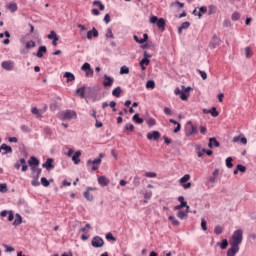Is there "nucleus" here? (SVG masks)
<instances>
[{"label":"nucleus","instance_id":"obj_1","mask_svg":"<svg viewBox=\"0 0 256 256\" xmlns=\"http://www.w3.org/2000/svg\"><path fill=\"white\" fill-rule=\"evenodd\" d=\"M241 243H243V230L242 229H238L236 231L233 232L230 240H229V244L231 245V247L227 250V256H236L237 253L239 252V245H241Z\"/></svg>","mask_w":256,"mask_h":256},{"label":"nucleus","instance_id":"obj_2","mask_svg":"<svg viewBox=\"0 0 256 256\" xmlns=\"http://www.w3.org/2000/svg\"><path fill=\"white\" fill-rule=\"evenodd\" d=\"M182 89V90H181ZM181 89L176 88L174 90L175 95H179L182 101H187L189 99L190 91H193L191 86L185 87L184 85L181 86Z\"/></svg>","mask_w":256,"mask_h":256},{"label":"nucleus","instance_id":"obj_3","mask_svg":"<svg viewBox=\"0 0 256 256\" xmlns=\"http://www.w3.org/2000/svg\"><path fill=\"white\" fill-rule=\"evenodd\" d=\"M149 21L152 25H157L158 29H160L161 31H165V26L167 25V22L165 21L164 18L152 16L150 17Z\"/></svg>","mask_w":256,"mask_h":256},{"label":"nucleus","instance_id":"obj_4","mask_svg":"<svg viewBox=\"0 0 256 256\" xmlns=\"http://www.w3.org/2000/svg\"><path fill=\"white\" fill-rule=\"evenodd\" d=\"M39 159L35 156H31L30 159L28 160V165L32 171V173H40L41 168L38 167L39 165Z\"/></svg>","mask_w":256,"mask_h":256},{"label":"nucleus","instance_id":"obj_5","mask_svg":"<svg viewBox=\"0 0 256 256\" xmlns=\"http://www.w3.org/2000/svg\"><path fill=\"white\" fill-rule=\"evenodd\" d=\"M198 133L197 126L193 125V122L188 121L185 126V135L187 137H193V135H197Z\"/></svg>","mask_w":256,"mask_h":256},{"label":"nucleus","instance_id":"obj_6","mask_svg":"<svg viewBox=\"0 0 256 256\" xmlns=\"http://www.w3.org/2000/svg\"><path fill=\"white\" fill-rule=\"evenodd\" d=\"M81 70L84 71L85 77H93L94 75V71L93 68H91V64H89L88 62H85L82 66H81Z\"/></svg>","mask_w":256,"mask_h":256},{"label":"nucleus","instance_id":"obj_7","mask_svg":"<svg viewBox=\"0 0 256 256\" xmlns=\"http://www.w3.org/2000/svg\"><path fill=\"white\" fill-rule=\"evenodd\" d=\"M91 245H92V247L99 249V248L103 247V245H105V241H103V238H101L99 236H95L92 239Z\"/></svg>","mask_w":256,"mask_h":256},{"label":"nucleus","instance_id":"obj_8","mask_svg":"<svg viewBox=\"0 0 256 256\" xmlns=\"http://www.w3.org/2000/svg\"><path fill=\"white\" fill-rule=\"evenodd\" d=\"M148 141H159L161 139V133L157 130H154L147 134Z\"/></svg>","mask_w":256,"mask_h":256},{"label":"nucleus","instance_id":"obj_9","mask_svg":"<svg viewBox=\"0 0 256 256\" xmlns=\"http://www.w3.org/2000/svg\"><path fill=\"white\" fill-rule=\"evenodd\" d=\"M113 83H115V79L107 74H104L103 87H113Z\"/></svg>","mask_w":256,"mask_h":256},{"label":"nucleus","instance_id":"obj_10","mask_svg":"<svg viewBox=\"0 0 256 256\" xmlns=\"http://www.w3.org/2000/svg\"><path fill=\"white\" fill-rule=\"evenodd\" d=\"M93 37H95V38L99 37V31H97V28H95V27H93L92 30L87 32L86 39L91 41V39H93Z\"/></svg>","mask_w":256,"mask_h":256},{"label":"nucleus","instance_id":"obj_11","mask_svg":"<svg viewBox=\"0 0 256 256\" xmlns=\"http://www.w3.org/2000/svg\"><path fill=\"white\" fill-rule=\"evenodd\" d=\"M1 67L6 71H13V67H15V63L12 61H3Z\"/></svg>","mask_w":256,"mask_h":256},{"label":"nucleus","instance_id":"obj_12","mask_svg":"<svg viewBox=\"0 0 256 256\" xmlns=\"http://www.w3.org/2000/svg\"><path fill=\"white\" fill-rule=\"evenodd\" d=\"M53 158H48L44 164H42L43 169H47L48 171H51V169H54L55 166L53 165Z\"/></svg>","mask_w":256,"mask_h":256},{"label":"nucleus","instance_id":"obj_13","mask_svg":"<svg viewBox=\"0 0 256 256\" xmlns=\"http://www.w3.org/2000/svg\"><path fill=\"white\" fill-rule=\"evenodd\" d=\"M74 117H77V113L75 111H71V110H67L64 115H63V119L64 121H67V120H71L73 119Z\"/></svg>","mask_w":256,"mask_h":256},{"label":"nucleus","instance_id":"obj_14","mask_svg":"<svg viewBox=\"0 0 256 256\" xmlns=\"http://www.w3.org/2000/svg\"><path fill=\"white\" fill-rule=\"evenodd\" d=\"M208 147L210 149H213V147H221V143H219V141H217V138L212 137V138H209Z\"/></svg>","mask_w":256,"mask_h":256},{"label":"nucleus","instance_id":"obj_15","mask_svg":"<svg viewBox=\"0 0 256 256\" xmlns=\"http://www.w3.org/2000/svg\"><path fill=\"white\" fill-rule=\"evenodd\" d=\"M98 183L101 187H107V185H109L110 181L105 176H98Z\"/></svg>","mask_w":256,"mask_h":256},{"label":"nucleus","instance_id":"obj_16","mask_svg":"<svg viewBox=\"0 0 256 256\" xmlns=\"http://www.w3.org/2000/svg\"><path fill=\"white\" fill-rule=\"evenodd\" d=\"M79 157H81L80 150L76 151L74 153V155L72 156V161H73L74 165H79V163H81V159Z\"/></svg>","mask_w":256,"mask_h":256},{"label":"nucleus","instance_id":"obj_17","mask_svg":"<svg viewBox=\"0 0 256 256\" xmlns=\"http://www.w3.org/2000/svg\"><path fill=\"white\" fill-rule=\"evenodd\" d=\"M64 79H66V83H71L75 81V74L71 72H65L63 75Z\"/></svg>","mask_w":256,"mask_h":256},{"label":"nucleus","instance_id":"obj_18","mask_svg":"<svg viewBox=\"0 0 256 256\" xmlns=\"http://www.w3.org/2000/svg\"><path fill=\"white\" fill-rule=\"evenodd\" d=\"M45 53H47V46H40L36 53V57L41 59L43 57V55H45Z\"/></svg>","mask_w":256,"mask_h":256},{"label":"nucleus","instance_id":"obj_19","mask_svg":"<svg viewBox=\"0 0 256 256\" xmlns=\"http://www.w3.org/2000/svg\"><path fill=\"white\" fill-rule=\"evenodd\" d=\"M1 149H2V151H4L2 153V155H7L9 153H13V148L5 143L1 145Z\"/></svg>","mask_w":256,"mask_h":256},{"label":"nucleus","instance_id":"obj_20","mask_svg":"<svg viewBox=\"0 0 256 256\" xmlns=\"http://www.w3.org/2000/svg\"><path fill=\"white\" fill-rule=\"evenodd\" d=\"M77 27L80 29L82 39H87V27L83 26L82 24H77Z\"/></svg>","mask_w":256,"mask_h":256},{"label":"nucleus","instance_id":"obj_21","mask_svg":"<svg viewBox=\"0 0 256 256\" xmlns=\"http://www.w3.org/2000/svg\"><path fill=\"white\" fill-rule=\"evenodd\" d=\"M212 48L215 49L216 47H219L221 45V39L217 37V35H214L211 41Z\"/></svg>","mask_w":256,"mask_h":256},{"label":"nucleus","instance_id":"obj_22","mask_svg":"<svg viewBox=\"0 0 256 256\" xmlns=\"http://www.w3.org/2000/svg\"><path fill=\"white\" fill-rule=\"evenodd\" d=\"M132 121H134V123H136L137 125H141L144 120L143 118L139 117V113H136L133 115Z\"/></svg>","mask_w":256,"mask_h":256},{"label":"nucleus","instance_id":"obj_23","mask_svg":"<svg viewBox=\"0 0 256 256\" xmlns=\"http://www.w3.org/2000/svg\"><path fill=\"white\" fill-rule=\"evenodd\" d=\"M22 223H23V218L21 217L20 214H16V218H15L14 222L12 223V225L17 227L18 225H21Z\"/></svg>","mask_w":256,"mask_h":256},{"label":"nucleus","instance_id":"obj_24","mask_svg":"<svg viewBox=\"0 0 256 256\" xmlns=\"http://www.w3.org/2000/svg\"><path fill=\"white\" fill-rule=\"evenodd\" d=\"M219 245L220 249L225 250L227 247H229V241L227 239H223L221 243H217Z\"/></svg>","mask_w":256,"mask_h":256},{"label":"nucleus","instance_id":"obj_25","mask_svg":"<svg viewBox=\"0 0 256 256\" xmlns=\"http://www.w3.org/2000/svg\"><path fill=\"white\" fill-rule=\"evenodd\" d=\"M6 9L11 11V13H15V11H17V3H10L6 5Z\"/></svg>","mask_w":256,"mask_h":256},{"label":"nucleus","instance_id":"obj_26","mask_svg":"<svg viewBox=\"0 0 256 256\" xmlns=\"http://www.w3.org/2000/svg\"><path fill=\"white\" fill-rule=\"evenodd\" d=\"M85 86H82L81 88H78L76 90V95L80 94L81 99H85Z\"/></svg>","mask_w":256,"mask_h":256},{"label":"nucleus","instance_id":"obj_27","mask_svg":"<svg viewBox=\"0 0 256 256\" xmlns=\"http://www.w3.org/2000/svg\"><path fill=\"white\" fill-rule=\"evenodd\" d=\"M31 113H32V115H36L37 119H41L43 117L37 107L32 108Z\"/></svg>","mask_w":256,"mask_h":256},{"label":"nucleus","instance_id":"obj_28","mask_svg":"<svg viewBox=\"0 0 256 256\" xmlns=\"http://www.w3.org/2000/svg\"><path fill=\"white\" fill-rule=\"evenodd\" d=\"M31 185H33V187H39V185H41V183L39 182V174L34 175V178L31 181Z\"/></svg>","mask_w":256,"mask_h":256},{"label":"nucleus","instance_id":"obj_29","mask_svg":"<svg viewBox=\"0 0 256 256\" xmlns=\"http://www.w3.org/2000/svg\"><path fill=\"white\" fill-rule=\"evenodd\" d=\"M145 121L148 127H154V125H157V121H155V118H146Z\"/></svg>","mask_w":256,"mask_h":256},{"label":"nucleus","instance_id":"obj_30","mask_svg":"<svg viewBox=\"0 0 256 256\" xmlns=\"http://www.w3.org/2000/svg\"><path fill=\"white\" fill-rule=\"evenodd\" d=\"M121 92H122V90H121V87H116L113 91H112V95H113V97H117V98H119V97H121Z\"/></svg>","mask_w":256,"mask_h":256},{"label":"nucleus","instance_id":"obj_31","mask_svg":"<svg viewBox=\"0 0 256 256\" xmlns=\"http://www.w3.org/2000/svg\"><path fill=\"white\" fill-rule=\"evenodd\" d=\"M142 49H155V44L152 41H146V43L142 46Z\"/></svg>","mask_w":256,"mask_h":256},{"label":"nucleus","instance_id":"obj_32","mask_svg":"<svg viewBox=\"0 0 256 256\" xmlns=\"http://www.w3.org/2000/svg\"><path fill=\"white\" fill-rule=\"evenodd\" d=\"M106 39H115V35H113V30L108 28L105 34Z\"/></svg>","mask_w":256,"mask_h":256},{"label":"nucleus","instance_id":"obj_33","mask_svg":"<svg viewBox=\"0 0 256 256\" xmlns=\"http://www.w3.org/2000/svg\"><path fill=\"white\" fill-rule=\"evenodd\" d=\"M189 179H191V175L186 174V175H184V176L179 180V183H180L181 185H183V184L187 183V181H189Z\"/></svg>","mask_w":256,"mask_h":256},{"label":"nucleus","instance_id":"obj_34","mask_svg":"<svg viewBox=\"0 0 256 256\" xmlns=\"http://www.w3.org/2000/svg\"><path fill=\"white\" fill-rule=\"evenodd\" d=\"M226 167L228 169H233V157L226 158Z\"/></svg>","mask_w":256,"mask_h":256},{"label":"nucleus","instance_id":"obj_35","mask_svg":"<svg viewBox=\"0 0 256 256\" xmlns=\"http://www.w3.org/2000/svg\"><path fill=\"white\" fill-rule=\"evenodd\" d=\"M210 115H212V117H219V111H217L216 107H212L209 110Z\"/></svg>","mask_w":256,"mask_h":256},{"label":"nucleus","instance_id":"obj_36","mask_svg":"<svg viewBox=\"0 0 256 256\" xmlns=\"http://www.w3.org/2000/svg\"><path fill=\"white\" fill-rule=\"evenodd\" d=\"M84 197L87 199V201H93V194H91V192L88 190L84 192Z\"/></svg>","mask_w":256,"mask_h":256},{"label":"nucleus","instance_id":"obj_37","mask_svg":"<svg viewBox=\"0 0 256 256\" xmlns=\"http://www.w3.org/2000/svg\"><path fill=\"white\" fill-rule=\"evenodd\" d=\"M120 75H129V67L127 66H122L120 68Z\"/></svg>","mask_w":256,"mask_h":256},{"label":"nucleus","instance_id":"obj_38","mask_svg":"<svg viewBox=\"0 0 256 256\" xmlns=\"http://www.w3.org/2000/svg\"><path fill=\"white\" fill-rule=\"evenodd\" d=\"M47 37H48V39H50L52 41L55 40V39H59V37L57 36V33L53 30L50 32V34H48Z\"/></svg>","mask_w":256,"mask_h":256},{"label":"nucleus","instance_id":"obj_39","mask_svg":"<svg viewBox=\"0 0 256 256\" xmlns=\"http://www.w3.org/2000/svg\"><path fill=\"white\" fill-rule=\"evenodd\" d=\"M245 55H246V59H251V57H253V53L251 52L250 47L245 48Z\"/></svg>","mask_w":256,"mask_h":256},{"label":"nucleus","instance_id":"obj_40","mask_svg":"<svg viewBox=\"0 0 256 256\" xmlns=\"http://www.w3.org/2000/svg\"><path fill=\"white\" fill-rule=\"evenodd\" d=\"M155 88V82L153 80H148L146 82V89H154Z\"/></svg>","mask_w":256,"mask_h":256},{"label":"nucleus","instance_id":"obj_41","mask_svg":"<svg viewBox=\"0 0 256 256\" xmlns=\"http://www.w3.org/2000/svg\"><path fill=\"white\" fill-rule=\"evenodd\" d=\"M232 21H239L241 19V14L239 12H234L231 16Z\"/></svg>","mask_w":256,"mask_h":256},{"label":"nucleus","instance_id":"obj_42","mask_svg":"<svg viewBox=\"0 0 256 256\" xmlns=\"http://www.w3.org/2000/svg\"><path fill=\"white\" fill-rule=\"evenodd\" d=\"M214 233H215L216 235H221V233H223V227H222V226H219V225L215 226V228H214Z\"/></svg>","mask_w":256,"mask_h":256},{"label":"nucleus","instance_id":"obj_43","mask_svg":"<svg viewBox=\"0 0 256 256\" xmlns=\"http://www.w3.org/2000/svg\"><path fill=\"white\" fill-rule=\"evenodd\" d=\"M35 41H33V40H30V41H28L27 43H26V45H25V49H31V48H33V47H35Z\"/></svg>","mask_w":256,"mask_h":256},{"label":"nucleus","instance_id":"obj_44","mask_svg":"<svg viewBox=\"0 0 256 256\" xmlns=\"http://www.w3.org/2000/svg\"><path fill=\"white\" fill-rule=\"evenodd\" d=\"M183 207H187V202H180L179 205L174 207V211H179V209H183Z\"/></svg>","mask_w":256,"mask_h":256},{"label":"nucleus","instance_id":"obj_45","mask_svg":"<svg viewBox=\"0 0 256 256\" xmlns=\"http://www.w3.org/2000/svg\"><path fill=\"white\" fill-rule=\"evenodd\" d=\"M106 239L108 241H117V238H115V236H113V233H111V232L106 234Z\"/></svg>","mask_w":256,"mask_h":256},{"label":"nucleus","instance_id":"obj_46","mask_svg":"<svg viewBox=\"0 0 256 256\" xmlns=\"http://www.w3.org/2000/svg\"><path fill=\"white\" fill-rule=\"evenodd\" d=\"M236 167L240 173H245V171H247V167L243 166L242 164H238Z\"/></svg>","mask_w":256,"mask_h":256},{"label":"nucleus","instance_id":"obj_47","mask_svg":"<svg viewBox=\"0 0 256 256\" xmlns=\"http://www.w3.org/2000/svg\"><path fill=\"white\" fill-rule=\"evenodd\" d=\"M125 131H135V126L133 124H126L124 127Z\"/></svg>","mask_w":256,"mask_h":256},{"label":"nucleus","instance_id":"obj_48","mask_svg":"<svg viewBox=\"0 0 256 256\" xmlns=\"http://www.w3.org/2000/svg\"><path fill=\"white\" fill-rule=\"evenodd\" d=\"M41 185H43V187H49V180H47V178H45V177H42Z\"/></svg>","mask_w":256,"mask_h":256},{"label":"nucleus","instance_id":"obj_49","mask_svg":"<svg viewBox=\"0 0 256 256\" xmlns=\"http://www.w3.org/2000/svg\"><path fill=\"white\" fill-rule=\"evenodd\" d=\"M177 217L179 219H184L185 217H187V212L185 211H179L178 214H177Z\"/></svg>","mask_w":256,"mask_h":256},{"label":"nucleus","instance_id":"obj_50","mask_svg":"<svg viewBox=\"0 0 256 256\" xmlns=\"http://www.w3.org/2000/svg\"><path fill=\"white\" fill-rule=\"evenodd\" d=\"M7 184H0V193H7Z\"/></svg>","mask_w":256,"mask_h":256},{"label":"nucleus","instance_id":"obj_51","mask_svg":"<svg viewBox=\"0 0 256 256\" xmlns=\"http://www.w3.org/2000/svg\"><path fill=\"white\" fill-rule=\"evenodd\" d=\"M201 228L203 231H207V221L204 218L201 219Z\"/></svg>","mask_w":256,"mask_h":256},{"label":"nucleus","instance_id":"obj_52","mask_svg":"<svg viewBox=\"0 0 256 256\" xmlns=\"http://www.w3.org/2000/svg\"><path fill=\"white\" fill-rule=\"evenodd\" d=\"M145 177H149L150 179H153V178L157 177V173H155V172H146Z\"/></svg>","mask_w":256,"mask_h":256},{"label":"nucleus","instance_id":"obj_53","mask_svg":"<svg viewBox=\"0 0 256 256\" xmlns=\"http://www.w3.org/2000/svg\"><path fill=\"white\" fill-rule=\"evenodd\" d=\"M169 221H171V223L175 226L179 225V222L176 220V218L174 216H169L168 217Z\"/></svg>","mask_w":256,"mask_h":256},{"label":"nucleus","instance_id":"obj_54","mask_svg":"<svg viewBox=\"0 0 256 256\" xmlns=\"http://www.w3.org/2000/svg\"><path fill=\"white\" fill-rule=\"evenodd\" d=\"M13 219H15V213L10 210L8 211V221H13Z\"/></svg>","mask_w":256,"mask_h":256},{"label":"nucleus","instance_id":"obj_55","mask_svg":"<svg viewBox=\"0 0 256 256\" xmlns=\"http://www.w3.org/2000/svg\"><path fill=\"white\" fill-rule=\"evenodd\" d=\"M199 72V74L201 75L203 81H205L207 79V72L206 71H202V70H197Z\"/></svg>","mask_w":256,"mask_h":256},{"label":"nucleus","instance_id":"obj_56","mask_svg":"<svg viewBox=\"0 0 256 256\" xmlns=\"http://www.w3.org/2000/svg\"><path fill=\"white\" fill-rule=\"evenodd\" d=\"M149 63H151V60H149V58H143L141 61H140V65H149Z\"/></svg>","mask_w":256,"mask_h":256},{"label":"nucleus","instance_id":"obj_57","mask_svg":"<svg viewBox=\"0 0 256 256\" xmlns=\"http://www.w3.org/2000/svg\"><path fill=\"white\" fill-rule=\"evenodd\" d=\"M117 106V102L115 101H111L109 103V107H111L112 111L116 112L117 111V108H115Z\"/></svg>","mask_w":256,"mask_h":256},{"label":"nucleus","instance_id":"obj_58","mask_svg":"<svg viewBox=\"0 0 256 256\" xmlns=\"http://www.w3.org/2000/svg\"><path fill=\"white\" fill-rule=\"evenodd\" d=\"M4 247L6 249V253H13V251H15V248L8 246L7 244H5Z\"/></svg>","mask_w":256,"mask_h":256},{"label":"nucleus","instance_id":"obj_59","mask_svg":"<svg viewBox=\"0 0 256 256\" xmlns=\"http://www.w3.org/2000/svg\"><path fill=\"white\" fill-rule=\"evenodd\" d=\"M190 26H191V23L186 21V22H183L180 27L181 29H189Z\"/></svg>","mask_w":256,"mask_h":256},{"label":"nucleus","instance_id":"obj_60","mask_svg":"<svg viewBox=\"0 0 256 256\" xmlns=\"http://www.w3.org/2000/svg\"><path fill=\"white\" fill-rule=\"evenodd\" d=\"M104 23H106V25H108V23H111V15L106 14L104 16Z\"/></svg>","mask_w":256,"mask_h":256},{"label":"nucleus","instance_id":"obj_61","mask_svg":"<svg viewBox=\"0 0 256 256\" xmlns=\"http://www.w3.org/2000/svg\"><path fill=\"white\" fill-rule=\"evenodd\" d=\"M151 197H153V192L151 191H148L144 194V198L146 199H151Z\"/></svg>","mask_w":256,"mask_h":256},{"label":"nucleus","instance_id":"obj_62","mask_svg":"<svg viewBox=\"0 0 256 256\" xmlns=\"http://www.w3.org/2000/svg\"><path fill=\"white\" fill-rule=\"evenodd\" d=\"M223 27H231V20H228V19L224 20Z\"/></svg>","mask_w":256,"mask_h":256},{"label":"nucleus","instance_id":"obj_63","mask_svg":"<svg viewBox=\"0 0 256 256\" xmlns=\"http://www.w3.org/2000/svg\"><path fill=\"white\" fill-rule=\"evenodd\" d=\"M200 13H202V15H205V13H207V6H202L199 8Z\"/></svg>","mask_w":256,"mask_h":256},{"label":"nucleus","instance_id":"obj_64","mask_svg":"<svg viewBox=\"0 0 256 256\" xmlns=\"http://www.w3.org/2000/svg\"><path fill=\"white\" fill-rule=\"evenodd\" d=\"M133 183H134V185H135L136 187H139V185H141V182L139 181V177L136 176V177L134 178Z\"/></svg>","mask_w":256,"mask_h":256}]
</instances>
